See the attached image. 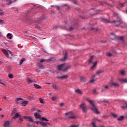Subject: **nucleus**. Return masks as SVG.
<instances>
[{"mask_svg": "<svg viewBox=\"0 0 127 127\" xmlns=\"http://www.w3.org/2000/svg\"><path fill=\"white\" fill-rule=\"evenodd\" d=\"M101 20L103 22H105V23H108L110 22H111V23H114L115 26H121V27H126V26H127L126 23H124L122 21L121 18H119L118 20L113 21H110L105 18H101Z\"/></svg>", "mask_w": 127, "mask_h": 127, "instance_id": "1", "label": "nucleus"}, {"mask_svg": "<svg viewBox=\"0 0 127 127\" xmlns=\"http://www.w3.org/2000/svg\"><path fill=\"white\" fill-rule=\"evenodd\" d=\"M87 101L90 102L91 105H92V107H91L92 111L94 112V113H95V114H100V112L99 111H98V109L97 108V106H96V105H95V102H94V101H93L92 100H90L89 99H87Z\"/></svg>", "mask_w": 127, "mask_h": 127, "instance_id": "2", "label": "nucleus"}, {"mask_svg": "<svg viewBox=\"0 0 127 127\" xmlns=\"http://www.w3.org/2000/svg\"><path fill=\"white\" fill-rule=\"evenodd\" d=\"M80 108L82 109L83 113H87V111H88V109L87 108V105L85 103H82L80 105Z\"/></svg>", "mask_w": 127, "mask_h": 127, "instance_id": "3", "label": "nucleus"}, {"mask_svg": "<svg viewBox=\"0 0 127 127\" xmlns=\"http://www.w3.org/2000/svg\"><path fill=\"white\" fill-rule=\"evenodd\" d=\"M71 69V65L67 64H64V72H68Z\"/></svg>", "mask_w": 127, "mask_h": 127, "instance_id": "4", "label": "nucleus"}, {"mask_svg": "<svg viewBox=\"0 0 127 127\" xmlns=\"http://www.w3.org/2000/svg\"><path fill=\"white\" fill-rule=\"evenodd\" d=\"M65 115L68 116L69 119H71L72 120L76 119V116L73 115V113L72 112L65 113Z\"/></svg>", "mask_w": 127, "mask_h": 127, "instance_id": "5", "label": "nucleus"}, {"mask_svg": "<svg viewBox=\"0 0 127 127\" xmlns=\"http://www.w3.org/2000/svg\"><path fill=\"white\" fill-rule=\"evenodd\" d=\"M111 87L113 86L117 88L118 87H120V83L117 82H113L111 83Z\"/></svg>", "mask_w": 127, "mask_h": 127, "instance_id": "6", "label": "nucleus"}, {"mask_svg": "<svg viewBox=\"0 0 127 127\" xmlns=\"http://www.w3.org/2000/svg\"><path fill=\"white\" fill-rule=\"evenodd\" d=\"M2 52H3V53H4V54L5 55L6 57H7V58H8L9 57V56L8 55V50H6L5 49H2Z\"/></svg>", "mask_w": 127, "mask_h": 127, "instance_id": "7", "label": "nucleus"}, {"mask_svg": "<svg viewBox=\"0 0 127 127\" xmlns=\"http://www.w3.org/2000/svg\"><path fill=\"white\" fill-rule=\"evenodd\" d=\"M4 127H11L10 122L8 121H6L4 122Z\"/></svg>", "mask_w": 127, "mask_h": 127, "instance_id": "8", "label": "nucleus"}, {"mask_svg": "<svg viewBox=\"0 0 127 127\" xmlns=\"http://www.w3.org/2000/svg\"><path fill=\"white\" fill-rule=\"evenodd\" d=\"M39 124L42 126V127H47V125L49 126H50V124H49L48 122L44 123L43 122H40Z\"/></svg>", "mask_w": 127, "mask_h": 127, "instance_id": "9", "label": "nucleus"}, {"mask_svg": "<svg viewBox=\"0 0 127 127\" xmlns=\"http://www.w3.org/2000/svg\"><path fill=\"white\" fill-rule=\"evenodd\" d=\"M27 81L28 84H31V83H36V81L34 80V79L32 80L31 79L29 78H27Z\"/></svg>", "mask_w": 127, "mask_h": 127, "instance_id": "10", "label": "nucleus"}, {"mask_svg": "<svg viewBox=\"0 0 127 127\" xmlns=\"http://www.w3.org/2000/svg\"><path fill=\"white\" fill-rule=\"evenodd\" d=\"M104 73V70H97L96 71V73L95 74H94L93 77H96V76H97V75H100L102 73Z\"/></svg>", "mask_w": 127, "mask_h": 127, "instance_id": "11", "label": "nucleus"}, {"mask_svg": "<svg viewBox=\"0 0 127 127\" xmlns=\"http://www.w3.org/2000/svg\"><path fill=\"white\" fill-rule=\"evenodd\" d=\"M34 116L36 119H41V116H40V114L37 113V112L34 113Z\"/></svg>", "mask_w": 127, "mask_h": 127, "instance_id": "12", "label": "nucleus"}, {"mask_svg": "<svg viewBox=\"0 0 127 127\" xmlns=\"http://www.w3.org/2000/svg\"><path fill=\"white\" fill-rule=\"evenodd\" d=\"M110 37L111 38V39H112V40H114V39H116V38H117V36H116V35H115L114 33H111Z\"/></svg>", "mask_w": 127, "mask_h": 127, "instance_id": "13", "label": "nucleus"}, {"mask_svg": "<svg viewBox=\"0 0 127 127\" xmlns=\"http://www.w3.org/2000/svg\"><path fill=\"white\" fill-rule=\"evenodd\" d=\"M68 58L69 56L68 55V53L67 52H65L64 56V61H65V60H68Z\"/></svg>", "mask_w": 127, "mask_h": 127, "instance_id": "14", "label": "nucleus"}, {"mask_svg": "<svg viewBox=\"0 0 127 127\" xmlns=\"http://www.w3.org/2000/svg\"><path fill=\"white\" fill-rule=\"evenodd\" d=\"M63 68H64V64H60L58 66V70L60 71H62L63 70Z\"/></svg>", "mask_w": 127, "mask_h": 127, "instance_id": "15", "label": "nucleus"}, {"mask_svg": "<svg viewBox=\"0 0 127 127\" xmlns=\"http://www.w3.org/2000/svg\"><path fill=\"white\" fill-rule=\"evenodd\" d=\"M49 61H51V60H50V59H41L40 60V63H43V62H48Z\"/></svg>", "mask_w": 127, "mask_h": 127, "instance_id": "16", "label": "nucleus"}, {"mask_svg": "<svg viewBox=\"0 0 127 127\" xmlns=\"http://www.w3.org/2000/svg\"><path fill=\"white\" fill-rule=\"evenodd\" d=\"M28 103V101H23L21 103V106H23V107H25L26 105H27Z\"/></svg>", "mask_w": 127, "mask_h": 127, "instance_id": "17", "label": "nucleus"}, {"mask_svg": "<svg viewBox=\"0 0 127 127\" xmlns=\"http://www.w3.org/2000/svg\"><path fill=\"white\" fill-rule=\"evenodd\" d=\"M75 93H77V94H79V95H82V94H83V92L79 89L75 90Z\"/></svg>", "mask_w": 127, "mask_h": 127, "instance_id": "18", "label": "nucleus"}, {"mask_svg": "<svg viewBox=\"0 0 127 127\" xmlns=\"http://www.w3.org/2000/svg\"><path fill=\"white\" fill-rule=\"evenodd\" d=\"M18 117H19V114L18 113H16L15 116L12 118V120H16Z\"/></svg>", "mask_w": 127, "mask_h": 127, "instance_id": "19", "label": "nucleus"}, {"mask_svg": "<svg viewBox=\"0 0 127 127\" xmlns=\"http://www.w3.org/2000/svg\"><path fill=\"white\" fill-rule=\"evenodd\" d=\"M119 81L120 82H122V83H127V79L125 78V79H120Z\"/></svg>", "mask_w": 127, "mask_h": 127, "instance_id": "20", "label": "nucleus"}, {"mask_svg": "<svg viewBox=\"0 0 127 127\" xmlns=\"http://www.w3.org/2000/svg\"><path fill=\"white\" fill-rule=\"evenodd\" d=\"M26 119H27L28 120H29V122H30V123H34V121H33V119H32V118L30 117H26Z\"/></svg>", "mask_w": 127, "mask_h": 127, "instance_id": "21", "label": "nucleus"}, {"mask_svg": "<svg viewBox=\"0 0 127 127\" xmlns=\"http://www.w3.org/2000/svg\"><path fill=\"white\" fill-rule=\"evenodd\" d=\"M97 62H95L94 64L92 66H91V70H94L95 69V68H96V66H97Z\"/></svg>", "mask_w": 127, "mask_h": 127, "instance_id": "22", "label": "nucleus"}, {"mask_svg": "<svg viewBox=\"0 0 127 127\" xmlns=\"http://www.w3.org/2000/svg\"><path fill=\"white\" fill-rule=\"evenodd\" d=\"M80 81H81V82H83V83H85V82H86V81H87V79H86L85 77H80Z\"/></svg>", "mask_w": 127, "mask_h": 127, "instance_id": "23", "label": "nucleus"}, {"mask_svg": "<svg viewBox=\"0 0 127 127\" xmlns=\"http://www.w3.org/2000/svg\"><path fill=\"white\" fill-rule=\"evenodd\" d=\"M93 59H94V56H92L90 57V59L88 60L89 63L91 64V63H93L92 61L93 60Z\"/></svg>", "mask_w": 127, "mask_h": 127, "instance_id": "24", "label": "nucleus"}, {"mask_svg": "<svg viewBox=\"0 0 127 127\" xmlns=\"http://www.w3.org/2000/svg\"><path fill=\"white\" fill-rule=\"evenodd\" d=\"M34 86L35 88H36V89H41V86L38 85L37 84H34Z\"/></svg>", "mask_w": 127, "mask_h": 127, "instance_id": "25", "label": "nucleus"}, {"mask_svg": "<svg viewBox=\"0 0 127 127\" xmlns=\"http://www.w3.org/2000/svg\"><path fill=\"white\" fill-rule=\"evenodd\" d=\"M24 61H25V58H22V59H21L20 60V62H19V65H21L23 62H24Z\"/></svg>", "mask_w": 127, "mask_h": 127, "instance_id": "26", "label": "nucleus"}, {"mask_svg": "<svg viewBox=\"0 0 127 127\" xmlns=\"http://www.w3.org/2000/svg\"><path fill=\"white\" fill-rule=\"evenodd\" d=\"M15 113H16V109L14 108L12 111V113H11V116H13V115H14Z\"/></svg>", "mask_w": 127, "mask_h": 127, "instance_id": "27", "label": "nucleus"}, {"mask_svg": "<svg viewBox=\"0 0 127 127\" xmlns=\"http://www.w3.org/2000/svg\"><path fill=\"white\" fill-rule=\"evenodd\" d=\"M125 119V116H121L120 118H118V121H124Z\"/></svg>", "mask_w": 127, "mask_h": 127, "instance_id": "28", "label": "nucleus"}, {"mask_svg": "<svg viewBox=\"0 0 127 127\" xmlns=\"http://www.w3.org/2000/svg\"><path fill=\"white\" fill-rule=\"evenodd\" d=\"M52 6H54V7H57V9H61L62 8L63 6H57V5H52Z\"/></svg>", "mask_w": 127, "mask_h": 127, "instance_id": "29", "label": "nucleus"}, {"mask_svg": "<svg viewBox=\"0 0 127 127\" xmlns=\"http://www.w3.org/2000/svg\"><path fill=\"white\" fill-rule=\"evenodd\" d=\"M7 37L8 38H9V39H11V38H12V36L11 35V34L8 33L7 35H6Z\"/></svg>", "mask_w": 127, "mask_h": 127, "instance_id": "30", "label": "nucleus"}, {"mask_svg": "<svg viewBox=\"0 0 127 127\" xmlns=\"http://www.w3.org/2000/svg\"><path fill=\"white\" fill-rule=\"evenodd\" d=\"M8 77L10 78V79H12V78H13V75H12V74L10 73L8 74Z\"/></svg>", "mask_w": 127, "mask_h": 127, "instance_id": "31", "label": "nucleus"}, {"mask_svg": "<svg viewBox=\"0 0 127 127\" xmlns=\"http://www.w3.org/2000/svg\"><path fill=\"white\" fill-rule=\"evenodd\" d=\"M4 14V11L0 10V15H3Z\"/></svg>", "mask_w": 127, "mask_h": 127, "instance_id": "32", "label": "nucleus"}, {"mask_svg": "<svg viewBox=\"0 0 127 127\" xmlns=\"http://www.w3.org/2000/svg\"><path fill=\"white\" fill-rule=\"evenodd\" d=\"M20 100L22 101L23 99L21 98H17L15 99V101L16 102H18V101H20Z\"/></svg>", "mask_w": 127, "mask_h": 127, "instance_id": "33", "label": "nucleus"}, {"mask_svg": "<svg viewBox=\"0 0 127 127\" xmlns=\"http://www.w3.org/2000/svg\"><path fill=\"white\" fill-rule=\"evenodd\" d=\"M42 121H45L46 122H48L49 120H47L46 118H45L44 117H42Z\"/></svg>", "mask_w": 127, "mask_h": 127, "instance_id": "34", "label": "nucleus"}, {"mask_svg": "<svg viewBox=\"0 0 127 127\" xmlns=\"http://www.w3.org/2000/svg\"><path fill=\"white\" fill-rule=\"evenodd\" d=\"M112 116H113L114 118H118V115L117 114H115L114 113L111 114Z\"/></svg>", "mask_w": 127, "mask_h": 127, "instance_id": "35", "label": "nucleus"}, {"mask_svg": "<svg viewBox=\"0 0 127 127\" xmlns=\"http://www.w3.org/2000/svg\"><path fill=\"white\" fill-rule=\"evenodd\" d=\"M106 55H107V56H109V57L113 56V55L110 53H107Z\"/></svg>", "mask_w": 127, "mask_h": 127, "instance_id": "36", "label": "nucleus"}, {"mask_svg": "<svg viewBox=\"0 0 127 127\" xmlns=\"http://www.w3.org/2000/svg\"><path fill=\"white\" fill-rule=\"evenodd\" d=\"M125 3H121L119 5V7H124V4H125Z\"/></svg>", "mask_w": 127, "mask_h": 127, "instance_id": "37", "label": "nucleus"}, {"mask_svg": "<svg viewBox=\"0 0 127 127\" xmlns=\"http://www.w3.org/2000/svg\"><path fill=\"white\" fill-rule=\"evenodd\" d=\"M52 87L54 89H56V90H57V89H58L56 85H53Z\"/></svg>", "mask_w": 127, "mask_h": 127, "instance_id": "38", "label": "nucleus"}, {"mask_svg": "<svg viewBox=\"0 0 127 127\" xmlns=\"http://www.w3.org/2000/svg\"><path fill=\"white\" fill-rule=\"evenodd\" d=\"M4 23V21L3 20L0 19V24H3Z\"/></svg>", "mask_w": 127, "mask_h": 127, "instance_id": "39", "label": "nucleus"}, {"mask_svg": "<svg viewBox=\"0 0 127 127\" xmlns=\"http://www.w3.org/2000/svg\"><path fill=\"white\" fill-rule=\"evenodd\" d=\"M6 1H7V2H8L9 4H10V3L12 2V1H11V0H6Z\"/></svg>", "mask_w": 127, "mask_h": 127, "instance_id": "40", "label": "nucleus"}, {"mask_svg": "<svg viewBox=\"0 0 127 127\" xmlns=\"http://www.w3.org/2000/svg\"><path fill=\"white\" fill-rule=\"evenodd\" d=\"M57 78L58 79H64V76H57Z\"/></svg>", "mask_w": 127, "mask_h": 127, "instance_id": "41", "label": "nucleus"}, {"mask_svg": "<svg viewBox=\"0 0 127 127\" xmlns=\"http://www.w3.org/2000/svg\"><path fill=\"white\" fill-rule=\"evenodd\" d=\"M69 78V76L68 75H64V79H68Z\"/></svg>", "mask_w": 127, "mask_h": 127, "instance_id": "42", "label": "nucleus"}, {"mask_svg": "<svg viewBox=\"0 0 127 127\" xmlns=\"http://www.w3.org/2000/svg\"><path fill=\"white\" fill-rule=\"evenodd\" d=\"M120 39L121 41H123L124 42V36H121L120 37Z\"/></svg>", "mask_w": 127, "mask_h": 127, "instance_id": "43", "label": "nucleus"}, {"mask_svg": "<svg viewBox=\"0 0 127 127\" xmlns=\"http://www.w3.org/2000/svg\"><path fill=\"white\" fill-rule=\"evenodd\" d=\"M52 101H56V97L53 96V97H52Z\"/></svg>", "mask_w": 127, "mask_h": 127, "instance_id": "44", "label": "nucleus"}, {"mask_svg": "<svg viewBox=\"0 0 127 127\" xmlns=\"http://www.w3.org/2000/svg\"><path fill=\"white\" fill-rule=\"evenodd\" d=\"M69 30H70V31H72V30H74V27H70L69 29Z\"/></svg>", "mask_w": 127, "mask_h": 127, "instance_id": "45", "label": "nucleus"}, {"mask_svg": "<svg viewBox=\"0 0 127 127\" xmlns=\"http://www.w3.org/2000/svg\"><path fill=\"white\" fill-rule=\"evenodd\" d=\"M39 69H44V66L43 65H40Z\"/></svg>", "mask_w": 127, "mask_h": 127, "instance_id": "46", "label": "nucleus"}, {"mask_svg": "<svg viewBox=\"0 0 127 127\" xmlns=\"http://www.w3.org/2000/svg\"><path fill=\"white\" fill-rule=\"evenodd\" d=\"M64 8L65 9L69 8V6H67V5L66 4H64Z\"/></svg>", "mask_w": 127, "mask_h": 127, "instance_id": "47", "label": "nucleus"}, {"mask_svg": "<svg viewBox=\"0 0 127 127\" xmlns=\"http://www.w3.org/2000/svg\"><path fill=\"white\" fill-rule=\"evenodd\" d=\"M121 75H125V71L124 70H122L121 71Z\"/></svg>", "mask_w": 127, "mask_h": 127, "instance_id": "48", "label": "nucleus"}, {"mask_svg": "<svg viewBox=\"0 0 127 127\" xmlns=\"http://www.w3.org/2000/svg\"><path fill=\"white\" fill-rule=\"evenodd\" d=\"M72 1H73V3H77V0H72Z\"/></svg>", "mask_w": 127, "mask_h": 127, "instance_id": "49", "label": "nucleus"}, {"mask_svg": "<svg viewBox=\"0 0 127 127\" xmlns=\"http://www.w3.org/2000/svg\"><path fill=\"white\" fill-rule=\"evenodd\" d=\"M70 127H79L78 125H72Z\"/></svg>", "mask_w": 127, "mask_h": 127, "instance_id": "50", "label": "nucleus"}, {"mask_svg": "<svg viewBox=\"0 0 127 127\" xmlns=\"http://www.w3.org/2000/svg\"><path fill=\"white\" fill-rule=\"evenodd\" d=\"M95 82V79H91L90 80V83H94Z\"/></svg>", "mask_w": 127, "mask_h": 127, "instance_id": "51", "label": "nucleus"}, {"mask_svg": "<svg viewBox=\"0 0 127 127\" xmlns=\"http://www.w3.org/2000/svg\"><path fill=\"white\" fill-rule=\"evenodd\" d=\"M105 89L106 90H108V89H109V86L108 85H106V86H105Z\"/></svg>", "mask_w": 127, "mask_h": 127, "instance_id": "52", "label": "nucleus"}, {"mask_svg": "<svg viewBox=\"0 0 127 127\" xmlns=\"http://www.w3.org/2000/svg\"><path fill=\"white\" fill-rule=\"evenodd\" d=\"M40 103H41V104H43V100L42 99H40Z\"/></svg>", "mask_w": 127, "mask_h": 127, "instance_id": "53", "label": "nucleus"}, {"mask_svg": "<svg viewBox=\"0 0 127 127\" xmlns=\"http://www.w3.org/2000/svg\"><path fill=\"white\" fill-rule=\"evenodd\" d=\"M126 108H127V104H126V106H122L123 109H126Z\"/></svg>", "mask_w": 127, "mask_h": 127, "instance_id": "54", "label": "nucleus"}, {"mask_svg": "<svg viewBox=\"0 0 127 127\" xmlns=\"http://www.w3.org/2000/svg\"><path fill=\"white\" fill-rule=\"evenodd\" d=\"M96 89H94V90L93 91V94H96Z\"/></svg>", "mask_w": 127, "mask_h": 127, "instance_id": "55", "label": "nucleus"}, {"mask_svg": "<svg viewBox=\"0 0 127 127\" xmlns=\"http://www.w3.org/2000/svg\"><path fill=\"white\" fill-rule=\"evenodd\" d=\"M57 28V26H55L53 28V29H56Z\"/></svg>", "mask_w": 127, "mask_h": 127, "instance_id": "56", "label": "nucleus"}, {"mask_svg": "<svg viewBox=\"0 0 127 127\" xmlns=\"http://www.w3.org/2000/svg\"><path fill=\"white\" fill-rule=\"evenodd\" d=\"M105 90H106L105 88H104L103 89H102L101 90V92H104V91H105Z\"/></svg>", "mask_w": 127, "mask_h": 127, "instance_id": "57", "label": "nucleus"}, {"mask_svg": "<svg viewBox=\"0 0 127 127\" xmlns=\"http://www.w3.org/2000/svg\"><path fill=\"white\" fill-rule=\"evenodd\" d=\"M31 110L33 112H34L35 108H32Z\"/></svg>", "mask_w": 127, "mask_h": 127, "instance_id": "58", "label": "nucleus"}, {"mask_svg": "<svg viewBox=\"0 0 127 127\" xmlns=\"http://www.w3.org/2000/svg\"><path fill=\"white\" fill-rule=\"evenodd\" d=\"M19 121H21V122H22L23 121V119H22V118H20Z\"/></svg>", "mask_w": 127, "mask_h": 127, "instance_id": "59", "label": "nucleus"}, {"mask_svg": "<svg viewBox=\"0 0 127 127\" xmlns=\"http://www.w3.org/2000/svg\"><path fill=\"white\" fill-rule=\"evenodd\" d=\"M73 25L75 26V27H77V24H74Z\"/></svg>", "mask_w": 127, "mask_h": 127, "instance_id": "60", "label": "nucleus"}, {"mask_svg": "<svg viewBox=\"0 0 127 127\" xmlns=\"http://www.w3.org/2000/svg\"><path fill=\"white\" fill-rule=\"evenodd\" d=\"M34 123H36V124H37V125H38V123H39V122H34Z\"/></svg>", "mask_w": 127, "mask_h": 127, "instance_id": "61", "label": "nucleus"}, {"mask_svg": "<svg viewBox=\"0 0 127 127\" xmlns=\"http://www.w3.org/2000/svg\"><path fill=\"white\" fill-rule=\"evenodd\" d=\"M8 52H9L10 54H11V51L8 50Z\"/></svg>", "mask_w": 127, "mask_h": 127, "instance_id": "62", "label": "nucleus"}, {"mask_svg": "<svg viewBox=\"0 0 127 127\" xmlns=\"http://www.w3.org/2000/svg\"><path fill=\"white\" fill-rule=\"evenodd\" d=\"M63 103H61V104H60V106H61V107H62V106H63Z\"/></svg>", "mask_w": 127, "mask_h": 127, "instance_id": "63", "label": "nucleus"}, {"mask_svg": "<svg viewBox=\"0 0 127 127\" xmlns=\"http://www.w3.org/2000/svg\"><path fill=\"white\" fill-rule=\"evenodd\" d=\"M38 113H40L41 111L40 110H37Z\"/></svg>", "mask_w": 127, "mask_h": 127, "instance_id": "64", "label": "nucleus"}]
</instances>
